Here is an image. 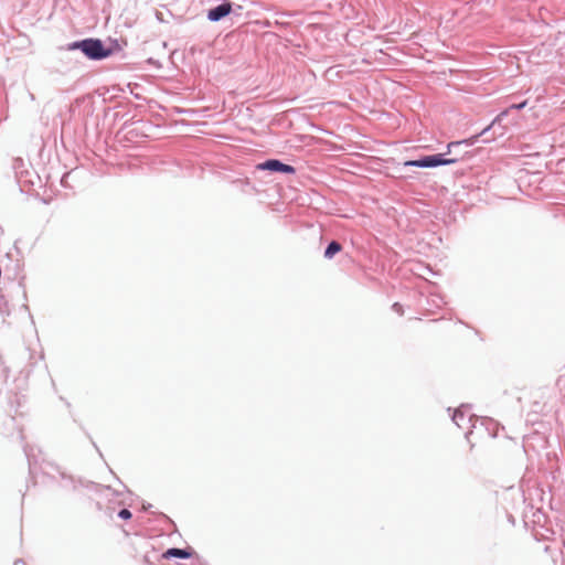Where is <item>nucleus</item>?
Segmentation results:
<instances>
[{
	"instance_id": "obj_1",
	"label": "nucleus",
	"mask_w": 565,
	"mask_h": 565,
	"mask_svg": "<svg viewBox=\"0 0 565 565\" xmlns=\"http://www.w3.org/2000/svg\"><path fill=\"white\" fill-rule=\"evenodd\" d=\"M68 50H81L89 60H104L113 54V50L106 47L99 39H85L70 44Z\"/></svg>"
},
{
	"instance_id": "obj_2",
	"label": "nucleus",
	"mask_w": 565,
	"mask_h": 565,
	"mask_svg": "<svg viewBox=\"0 0 565 565\" xmlns=\"http://www.w3.org/2000/svg\"><path fill=\"white\" fill-rule=\"evenodd\" d=\"M455 159H444L441 154L427 156L418 160L406 161L405 166L418 167V168H433L437 166L451 164Z\"/></svg>"
},
{
	"instance_id": "obj_3",
	"label": "nucleus",
	"mask_w": 565,
	"mask_h": 565,
	"mask_svg": "<svg viewBox=\"0 0 565 565\" xmlns=\"http://www.w3.org/2000/svg\"><path fill=\"white\" fill-rule=\"evenodd\" d=\"M258 170H269L275 172H282V173H295L296 170L292 166L282 163L281 161L277 159H269L263 163L257 164L256 167Z\"/></svg>"
},
{
	"instance_id": "obj_4",
	"label": "nucleus",
	"mask_w": 565,
	"mask_h": 565,
	"mask_svg": "<svg viewBox=\"0 0 565 565\" xmlns=\"http://www.w3.org/2000/svg\"><path fill=\"white\" fill-rule=\"evenodd\" d=\"M232 10V6L230 2L222 3L213 9H211L207 13V18L211 21H218L222 18L226 17Z\"/></svg>"
},
{
	"instance_id": "obj_5",
	"label": "nucleus",
	"mask_w": 565,
	"mask_h": 565,
	"mask_svg": "<svg viewBox=\"0 0 565 565\" xmlns=\"http://www.w3.org/2000/svg\"><path fill=\"white\" fill-rule=\"evenodd\" d=\"M192 555H193L192 548L181 550V548L172 547V548L167 550L162 554V557L166 559H168L170 557L189 558Z\"/></svg>"
},
{
	"instance_id": "obj_6",
	"label": "nucleus",
	"mask_w": 565,
	"mask_h": 565,
	"mask_svg": "<svg viewBox=\"0 0 565 565\" xmlns=\"http://www.w3.org/2000/svg\"><path fill=\"white\" fill-rule=\"evenodd\" d=\"M525 105H526V100H524V102H522V103H520V104H513V105H511V106H510V108H508V109H505V110L501 111V113L495 117V119L493 120V124H495V122H500V121L503 119V117H505V116L509 114V110H510V109H522V108H524V107H525Z\"/></svg>"
},
{
	"instance_id": "obj_7",
	"label": "nucleus",
	"mask_w": 565,
	"mask_h": 565,
	"mask_svg": "<svg viewBox=\"0 0 565 565\" xmlns=\"http://www.w3.org/2000/svg\"><path fill=\"white\" fill-rule=\"evenodd\" d=\"M341 249L342 246L338 242H331L324 252V256L327 258H332Z\"/></svg>"
},
{
	"instance_id": "obj_8",
	"label": "nucleus",
	"mask_w": 565,
	"mask_h": 565,
	"mask_svg": "<svg viewBox=\"0 0 565 565\" xmlns=\"http://www.w3.org/2000/svg\"><path fill=\"white\" fill-rule=\"evenodd\" d=\"M118 515L124 520H128L131 518V512L128 509H122Z\"/></svg>"
},
{
	"instance_id": "obj_9",
	"label": "nucleus",
	"mask_w": 565,
	"mask_h": 565,
	"mask_svg": "<svg viewBox=\"0 0 565 565\" xmlns=\"http://www.w3.org/2000/svg\"><path fill=\"white\" fill-rule=\"evenodd\" d=\"M463 417V413L459 409H457L454 414V420L456 422V424L459 426V422L458 419H461Z\"/></svg>"
},
{
	"instance_id": "obj_10",
	"label": "nucleus",
	"mask_w": 565,
	"mask_h": 565,
	"mask_svg": "<svg viewBox=\"0 0 565 565\" xmlns=\"http://www.w3.org/2000/svg\"><path fill=\"white\" fill-rule=\"evenodd\" d=\"M454 145H455L454 142H450V143L448 145V148L452 147Z\"/></svg>"
}]
</instances>
